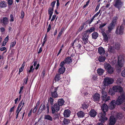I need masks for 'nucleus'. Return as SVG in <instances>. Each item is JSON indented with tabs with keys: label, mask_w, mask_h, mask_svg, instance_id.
I'll list each match as a JSON object with an SVG mask.
<instances>
[{
	"label": "nucleus",
	"mask_w": 125,
	"mask_h": 125,
	"mask_svg": "<svg viewBox=\"0 0 125 125\" xmlns=\"http://www.w3.org/2000/svg\"><path fill=\"white\" fill-rule=\"evenodd\" d=\"M125 102V93H123L118 96L116 101L115 100H114L111 102L109 104V108L111 109H113L115 107L116 104L117 105H119Z\"/></svg>",
	"instance_id": "nucleus-1"
},
{
	"label": "nucleus",
	"mask_w": 125,
	"mask_h": 125,
	"mask_svg": "<svg viewBox=\"0 0 125 125\" xmlns=\"http://www.w3.org/2000/svg\"><path fill=\"white\" fill-rule=\"evenodd\" d=\"M101 108L103 112L100 113L98 115L99 118V120L102 123H104L108 119L107 118L105 117V116L106 112L108 110V107L106 104H104L101 106Z\"/></svg>",
	"instance_id": "nucleus-2"
},
{
	"label": "nucleus",
	"mask_w": 125,
	"mask_h": 125,
	"mask_svg": "<svg viewBox=\"0 0 125 125\" xmlns=\"http://www.w3.org/2000/svg\"><path fill=\"white\" fill-rule=\"evenodd\" d=\"M116 115H114L115 117L113 116H110L109 120V125H114L115 124L116 120L115 117L119 119H121L123 117V115L121 113H115Z\"/></svg>",
	"instance_id": "nucleus-3"
},
{
	"label": "nucleus",
	"mask_w": 125,
	"mask_h": 125,
	"mask_svg": "<svg viewBox=\"0 0 125 125\" xmlns=\"http://www.w3.org/2000/svg\"><path fill=\"white\" fill-rule=\"evenodd\" d=\"M125 55H120L118 58V65L120 69H118V72L121 71V68L124 65V63L125 62Z\"/></svg>",
	"instance_id": "nucleus-4"
},
{
	"label": "nucleus",
	"mask_w": 125,
	"mask_h": 125,
	"mask_svg": "<svg viewBox=\"0 0 125 125\" xmlns=\"http://www.w3.org/2000/svg\"><path fill=\"white\" fill-rule=\"evenodd\" d=\"M104 65L105 69L109 73L111 74L113 73L114 71V68L111 66L110 64L105 63Z\"/></svg>",
	"instance_id": "nucleus-5"
},
{
	"label": "nucleus",
	"mask_w": 125,
	"mask_h": 125,
	"mask_svg": "<svg viewBox=\"0 0 125 125\" xmlns=\"http://www.w3.org/2000/svg\"><path fill=\"white\" fill-rule=\"evenodd\" d=\"M114 81L113 79L109 77H106L104 78V84L105 86H108L113 83Z\"/></svg>",
	"instance_id": "nucleus-6"
},
{
	"label": "nucleus",
	"mask_w": 125,
	"mask_h": 125,
	"mask_svg": "<svg viewBox=\"0 0 125 125\" xmlns=\"http://www.w3.org/2000/svg\"><path fill=\"white\" fill-rule=\"evenodd\" d=\"M112 89L115 92H119L120 93V95L123 93H122L123 91V88L121 86L118 85H115L113 86Z\"/></svg>",
	"instance_id": "nucleus-7"
},
{
	"label": "nucleus",
	"mask_w": 125,
	"mask_h": 125,
	"mask_svg": "<svg viewBox=\"0 0 125 125\" xmlns=\"http://www.w3.org/2000/svg\"><path fill=\"white\" fill-rule=\"evenodd\" d=\"M124 2L120 0H115L114 6L118 8L119 10L122 7L123 5Z\"/></svg>",
	"instance_id": "nucleus-8"
},
{
	"label": "nucleus",
	"mask_w": 125,
	"mask_h": 125,
	"mask_svg": "<svg viewBox=\"0 0 125 125\" xmlns=\"http://www.w3.org/2000/svg\"><path fill=\"white\" fill-rule=\"evenodd\" d=\"M60 106L57 103L54 104L51 106V110L52 114L54 113L55 112H57L60 109Z\"/></svg>",
	"instance_id": "nucleus-9"
},
{
	"label": "nucleus",
	"mask_w": 125,
	"mask_h": 125,
	"mask_svg": "<svg viewBox=\"0 0 125 125\" xmlns=\"http://www.w3.org/2000/svg\"><path fill=\"white\" fill-rule=\"evenodd\" d=\"M124 28L122 26H118L116 28L115 32V33L117 35H122L124 34Z\"/></svg>",
	"instance_id": "nucleus-10"
},
{
	"label": "nucleus",
	"mask_w": 125,
	"mask_h": 125,
	"mask_svg": "<svg viewBox=\"0 0 125 125\" xmlns=\"http://www.w3.org/2000/svg\"><path fill=\"white\" fill-rule=\"evenodd\" d=\"M102 97L103 101L106 102L110 100V96H108L107 97V94L106 92L104 91H102Z\"/></svg>",
	"instance_id": "nucleus-11"
},
{
	"label": "nucleus",
	"mask_w": 125,
	"mask_h": 125,
	"mask_svg": "<svg viewBox=\"0 0 125 125\" xmlns=\"http://www.w3.org/2000/svg\"><path fill=\"white\" fill-rule=\"evenodd\" d=\"M92 98L93 100L97 103L100 101V95L99 94L96 93L93 95Z\"/></svg>",
	"instance_id": "nucleus-12"
},
{
	"label": "nucleus",
	"mask_w": 125,
	"mask_h": 125,
	"mask_svg": "<svg viewBox=\"0 0 125 125\" xmlns=\"http://www.w3.org/2000/svg\"><path fill=\"white\" fill-rule=\"evenodd\" d=\"M88 88V87H85L81 89L80 91L82 95L88 96L89 93L87 90Z\"/></svg>",
	"instance_id": "nucleus-13"
},
{
	"label": "nucleus",
	"mask_w": 125,
	"mask_h": 125,
	"mask_svg": "<svg viewBox=\"0 0 125 125\" xmlns=\"http://www.w3.org/2000/svg\"><path fill=\"white\" fill-rule=\"evenodd\" d=\"M83 36L82 40L84 44H86L88 42V35L83 33Z\"/></svg>",
	"instance_id": "nucleus-14"
},
{
	"label": "nucleus",
	"mask_w": 125,
	"mask_h": 125,
	"mask_svg": "<svg viewBox=\"0 0 125 125\" xmlns=\"http://www.w3.org/2000/svg\"><path fill=\"white\" fill-rule=\"evenodd\" d=\"M88 102V100H86L83 102L82 106L83 109H86L88 107L89 103Z\"/></svg>",
	"instance_id": "nucleus-15"
},
{
	"label": "nucleus",
	"mask_w": 125,
	"mask_h": 125,
	"mask_svg": "<svg viewBox=\"0 0 125 125\" xmlns=\"http://www.w3.org/2000/svg\"><path fill=\"white\" fill-rule=\"evenodd\" d=\"M53 91L56 92L58 94H60L61 91V88L59 86H57V87H53Z\"/></svg>",
	"instance_id": "nucleus-16"
},
{
	"label": "nucleus",
	"mask_w": 125,
	"mask_h": 125,
	"mask_svg": "<svg viewBox=\"0 0 125 125\" xmlns=\"http://www.w3.org/2000/svg\"><path fill=\"white\" fill-rule=\"evenodd\" d=\"M98 51L100 55H104L105 52L104 49L102 47H100L98 48Z\"/></svg>",
	"instance_id": "nucleus-17"
},
{
	"label": "nucleus",
	"mask_w": 125,
	"mask_h": 125,
	"mask_svg": "<svg viewBox=\"0 0 125 125\" xmlns=\"http://www.w3.org/2000/svg\"><path fill=\"white\" fill-rule=\"evenodd\" d=\"M115 26V25L112 23H110L108 27V31L109 32H111V31L113 29Z\"/></svg>",
	"instance_id": "nucleus-18"
},
{
	"label": "nucleus",
	"mask_w": 125,
	"mask_h": 125,
	"mask_svg": "<svg viewBox=\"0 0 125 125\" xmlns=\"http://www.w3.org/2000/svg\"><path fill=\"white\" fill-rule=\"evenodd\" d=\"M70 111L69 110H65L64 113L63 115L65 117H68L70 116Z\"/></svg>",
	"instance_id": "nucleus-19"
},
{
	"label": "nucleus",
	"mask_w": 125,
	"mask_h": 125,
	"mask_svg": "<svg viewBox=\"0 0 125 125\" xmlns=\"http://www.w3.org/2000/svg\"><path fill=\"white\" fill-rule=\"evenodd\" d=\"M97 114L96 112L94 110H91L89 113V115L92 117H94Z\"/></svg>",
	"instance_id": "nucleus-20"
},
{
	"label": "nucleus",
	"mask_w": 125,
	"mask_h": 125,
	"mask_svg": "<svg viewBox=\"0 0 125 125\" xmlns=\"http://www.w3.org/2000/svg\"><path fill=\"white\" fill-rule=\"evenodd\" d=\"M7 3L4 1H1L0 2V8H2L6 7L7 5Z\"/></svg>",
	"instance_id": "nucleus-21"
},
{
	"label": "nucleus",
	"mask_w": 125,
	"mask_h": 125,
	"mask_svg": "<svg viewBox=\"0 0 125 125\" xmlns=\"http://www.w3.org/2000/svg\"><path fill=\"white\" fill-rule=\"evenodd\" d=\"M114 43V42L113 41L111 42V43H112L111 44L109 48L108 51L110 53H113L114 52V45L113 44Z\"/></svg>",
	"instance_id": "nucleus-22"
},
{
	"label": "nucleus",
	"mask_w": 125,
	"mask_h": 125,
	"mask_svg": "<svg viewBox=\"0 0 125 125\" xmlns=\"http://www.w3.org/2000/svg\"><path fill=\"white\" fill-rule=\"evenodd\" d=\"M72 56V58L73 59H72V58L71 57V62L74 61L75 62V63H76L77 62V61L78 59V58H79L78 56L76 55V56Z\"/></svg>",
	"instance_id": "nucleus-23"
},
{
	"label": "nucleus",
	"mask_w": 125,
	"mask_h": 125,
	"mask_svg": "<svg viewBox=\"0 0 125 125\" xmlns=\"http://www.w3.org/2000/svg\"><path fill=\"white\" fill-rule=\"evenodd\" d=\"M0 21L1 23H2L4 25H6L8 23V18L4 17L3 19L1 20Z\"/></svg>",
	"instance_id": "nucleus-24"
},
{
	"label": "nucleus",
	"mask_w": 125,
	"mask_h": 125,
	"mask_svg": "<svg viewBox=\"0 0 125 125\" xmlns=\"http://www.w3.org/2000/svg\"><path fill=\"white\" fill-rule=\"evenodd\" d=\"M64 101L62 98L59 99L57 101V104L59 105L60 106H61L63 105Z\"/></svg>",
	"instance_id": "nucleus-25"
},
{
	"label": "nucleus",
	"mask_w": 125,
	"mask_h": 125,
	"mask_svg": "<svg viewBox=\"0 0 125 125\" xmlns=\"http://www.w3.org/2000/svg\"><path fill=\"white\" fill-rule=\"evenodd\" d=\"M52 92H51V96L52 98H56L58 96V94L56 92H55L53 91H52Z\"/></svg>",
	"instance_id": "nucleus-26"
},
{
	"label": "nucleus",
	"mask_w": 125,
	"mask_h": 125,
	"mask_svg": "<svg viewBox=\"0 0 125 125\" xmlns=\"http://www.w3.org/2000/svg\"><path fill=\"white\" fill-rule=\"evenodd\" d=\"M85 114V113L82 111L78 112L77 113V114L78 117L80 118H83L84 117Z\"/></svg>",
	"instance_id": "nucleus-27"
},
{
	"label": "nucleus",
	"mask_w": 125,
	"mask_h": 125,
	"mask_svg": "<svg viewBox=\"0 0 125 125\" xmlns=\"http://www.w3.org/2000/svg\"><path fill=\"white\" fill-rule=\"evenodd\" d=\"M102 35L103 37L104 40L105 42H107L108 40V38L106 34L103 31L102 32Z\"/></svg>",
	"instance_id": "nucleus-28"
},
{
	"label": "nucleus",
	"mask_w": 125,
	"mask_h": 125,
	"mask_svg": "<svg viewBox=\"0 0 125 125\" xmlns=\"http://www.w3.org/2000/svg\"><path fill=\"white\" fill-rule=\"evenodd\" d=\"M76 41H77L76 40H75L74 41L73 43L72 44V46H74L75 47H77L79 49L81 47V46L79 44L77 43V44L75 43Z\"/></svg>",
	"instance_id": "nucleus-29"
},
{
	"label": "nucleus",
	"mask_w": 125,
	"mask_h": 125,
	"mask_svg": "<svg viewBox=\"0 0 125 125\" xmlns=\"http://www.w3.org/2000/svg\"><path fill=\"white\" fill-rule=\"evenodd\" d=\"M65 67H62L59 69V73L60 74H62L64 73L65 71Z\"/></svg>",
	"instance_id": "nucleus-30"
},
{
	"label": "nucleus",
	"mask_w": 125,
	"mask_h": 125,
	"mask_svg": "<svg viewBox=\"0 0 125 125\" xmlns=\"http://www.w3.org/2000/svg\"><path fill=\"white\" fill-rule=\"evenodd\" d=\"M64 30V28H62L61 29L60 31L59 32L56 38L57 41H59L60 37L62 35L63 32Z\"/></svg>",
	"instance_id": "nucleus-31"
},
{
	"label": "nucleus",
	"mask_w": 125,
	"mask_h": 125,
	"mask_svg": "<svg viewBox=\"0 0 125 125\" xmlns=\"http://www.w3.org/2000/svg\"><path fill=\"white\" fill-rule=\"evenodd\" d=\"M60 74L59 73L56 74L54 79L55 82L58 81L60 79Z\"/></svg>",
	"instance_id": "nucleus-32"
},
{
	"label": "nucleus",
	"mask_w": 125,
	"mask_h": 125,
	"mask_svg": "<svg viewBox=\"0 0 125 125\" xmlns=\"http://www.w3.org/2000/svg\"><path fill=\"white\" fill-rule=\"evenodd\" d=\"M44 118L45 120H47L50 121H52V117L49 115H45Z\"/></svg>",
	"instance_id": "nucleus-33"
},
{
	"label": "nucleus",
	"mask_w": 125,
	"mask_h": 125,
	"mask_svg": "<svg viewBox=\"0 0 125 125\" xmlns=\"http://www.w3.org/2000/svg\"><path fill=\"white\" fill-rule=\"evenodd\" d=\"M66 63L69 64L70 62V57L68 56L64 60Z\"/></svg>",
	"instance_id": "nucleus-34"
},
{
	"label": "nucleus",
	"mask_w": 125,
	"mask_h": 125,
	"mask_svg": "<svg viewBox=\"0 0 125 125\" xmlns=\"http://www.w3.org/2000/svg\"><path fill=\"white\" fill-rule=\"evenodd\" d=\"M70 122V120L66 118H64L63 121V125H66Z\"/></svg>",
	"instance_id": "nucleus-35"
},
{
	"label": "nucleus",
	"mask_w": 125,
	"mask_h": 125,
	"mask_svg": "<svg viewBox=\"0 0 125 125\" xmlns=\"http://www.w3.org/2000/svg\"><path fill=\"white\" fill-rule=\"evenodd\" d=\"M46 108V106L45 105V103L43 104V105H42L39 109V110L41 112L45 110Z\"/></svg>",
	"instance_id": "nucleus-36"
},
{
	"label": "nucleus",
	"mask_w": 125,
	"mask_h": 125,
	"mask_svg": "<svg viewBox=\"0 0 125 125\" xmlns=\"http://www.w3.org/2000/svg\"><path fill=\"white\" fill-rule=\"evenodd\" d=\"M105 57L104 56H100L99 57L98 60L99 62H103L105 61Z\"/></svg>",
	"instance_id": "nucleus-37"
},
{
	"label": "nucleus",
	"mask_w": 125,
	"mask_h": 125,
	"mask_svg": "<svg viewBox=\"0 0 125 125\" xmlns=\"http://www.w3.org/2000/svg\"><path fill=\"white\" fill-rule=\"evenodd\" d=\"M104 72V70L101 68L98 69L97 70V73L99 75L103 74Z\"/></svg>",
	"instance_id": "nucleus-38"
},
{
	"label": "nucleus",
	"mask_w": 125,
	"mask_h": 125,
	"mask_svg": "<svg viewBox=\"0 0 125 125\" xmlns=\"http://www.w3.org/2000/svg\"><path fill=\"white\" fill-rule=\"evenodd\" d=\"M98 36V34L96 32H94L92 34V37L93 39H96Z\"/></svg>",
	"instance_id": "nucleus-39"
},
{
	"label": "nucleus",
	"mask_w": 125,
	"mask_h": 125,
	"mask_svg": "<svg viewBox=\"0 0 125 125\" xmlns=\"http://www.w3.org/2000/svg\"><path fill=\"white\" fill-rule=\"evenodd\" d=\"M120 45L119 43H116L115 44V48L117 50H118L120 49Z\"/></svg>",
	"instance_id": "nucleus-40"
},
{
	"label": "nucleus",
	"mask_w": 125,
	"mask_h": 125,
	"mask_svg": "<svg viewBox=\"0 0 125 125\" xmlns=\"http://www.w3.org/2000/svg\"><path fill=\"white\" fill-rule=\"evenodd\" d=\"M117 19L118 17H117L115 16L114 17L112 20V22L111 23H112L115 25Z\"/></svg>",
	"instance_id": "nucleus-41"
},
{
	"label": "nucleus",
	"mask_w": 125,
	"mask_h": 125,
	"mask_svg": "<svg viewBox=\"0 0 125 125\" xmlns=\"http://www.w3.org/2000/svg\"><path fill=\"white\" fill-rule=\"evenodd\" d=\"M95 30L94 27H92L90 28L89 29L87 30L86 32H89V33Z\"/></svg>",
	"instance_id": "nucleus-42"
},
{
	"label": "nucleus",
	"mask_w": 125,
	"mask_h": 125,
	"mask_svg": "<svg viewBox=\"0 0 125 125\" xmlns=\"http://www.w3.org/2000/svg\"><path fill=\"white\" fill-rule=\"evenodd\" d=\"M52 97H50L49 100H48V101L50 103L51 105H53V102L54 101V99Z\"/></svg>",
	"instance_id": "nucleus-43"
},
{
	"label": "nucleus",
	"mask_w": 125,
	"mask_h": 125,
	"mask_svg": "<svg viewBox=\"0 0 125 125\" xmlns=\"http://www.w3.org/2000/svg\"><path fill=\"white\" fill-rule=\"evenodd\" d=\"M54 9H53V10H52V9L51 8V7H49L48 8V13L49 14H51L52 15L53 13V11Z\"/></svg>",
	"instance_id": "nucleus-44"
},
{
	"label": "nucleus",
	"mask_w": 125,
	"mask_h": 125,
	"mask_svg": "<svg viewBox=\"0 0 125 125\" xmlns=\"http://www.w3.org/2000/svg\"><path fill=\"white\" fill-rule=\"evenodd\" d=\"M33 65L31 66L30 67V70L28 71V72H27L28 73H30L31 72L33 73V72L34 70V68H33Z\"/></svg>",
	"instance_id": "nucleus-45"
},
{
	"label": "nucleus",
	"mask_w": 125,
	"mask_h": 125,
	"mask_svg": "<svg viewBox=\"0 0 125 125\" xmlns=\"http://www.w3.org/2000/svg\"><path fill=\"white\" fill-rule=\"evenodd\" d=\"M123 79L120 78H118L117 80L116 83L117 84H121L123 81Z\"/></svg>",
	"instance_id": "nucleus-46"
},
{
	"label": "nucleus",
	"mask_w": 125,
	"mask_h": 125,
	"mask_svg": "<svg viewBox=\"0 0 125 125\" xmlns=\"http://www.w3.org/2000/svg\"><path fill=\"white\" fill-rule=\"evenodd\" d=\"M115 92L113 90L110 89L109 90V94L113 95L115 94Z\"/></svg>",
	"instance_id": "nucleus-47"
},
{
	"label": "nucleus",
	"mask_w": 125,
	"mask_h": 125,
	"mask_svg": "<svg viewBox=\"0 0 125 125\" xmlns=\"http://www.w3.org/2000/svg\"><path fill=\"white\" fill-rule=\"evenodd\" d=\"M56 2V1H54L51 3V6L52 7H51V8L52 9V10H53V9H54V8Z\"/></svg>",
	"instance_id": "nucleus-48"
},
{
	"label": "nucleus",
	"mask_w": 125,
	"mask_h": 125,
	"mask_svg": "<svg viewBox=\"0 0 125 125\" xmlns=\"http://www.w3.org/2000/svg\"><path fill=\"white\" fill-rule=\"evenodd\" d=\"M53 114H54L53 115V117L54 119H56L59 117L58 114L57 113H54Z\"/></svg>",
	"instance_id": "nucleus-49"
},
{
	"label": "nucleus",
	"mask_w": 125,
	"mask_h": 125,
	"mask_svg": "<svg viewBox=\"0 0 125 125\" xmlns=\"http://www.w3.org/2000/svg\"><path fill=\"white\" fill-rule=\"evenodd\" d=\"M10 22H13L14 21V19L13 17V16L12 14H11L10 15Z\"/></svg>",
	"instance_id": "nucleus-50"
},
{
	"label": "nucleus",
	"mask_w": 125,
	"mask_h": 125,
	"mask_svg": "<svg viewBox=\"0 0 125 125\" xmlns=\"http://www.w3.org/2000/svg\"><path fill=\"white\" fill-rule=\"evenodd\" d=\"M21 16L20 18L21 19L23 18L24 15V13L23 11H21Z\"/></svg>",
	"instance_id": "nucleus-51"
},
{
	"label": "nucleus",
	"mask_w": 125,
	"mask_h": 125,
	"mask_svg": "<svg viewBox=\"0 0 125 125\" xmlns=\"http://www.w3.org/2000/svg\"><path fill=\"white\" fill-rule=\"evenodd\" d=\"M16 42L15 40L13 42H11L10 46L11 47H13L15 46L16 44Z\"/></svg>",
	"instance_id": "nucleus-52"
},
{
	"label": "nucleus",
	"mask_w": 125,
	"mask_h": 125,
	"mask_svg": "<svg viewBox=\"0 0 125 125\" xmlns=\"http://www.w3.org/2000/svg\"><path fill=\"white\" fill-rule=\"evenodd\" d=\"M28 79V76L27 77V78L26 79V78H25L23 79V82H24V83H25L26 84H27V82Z\"/></svg>",
	"instance_id": "nucleus-53"
},
{
	"label": "nucleus",
	"mask_w": 125,
	"mask_h": 125,
	"mask_svg": "<svg viewBox=\"0 0 125 125\" xmlns=\"http://www.w3.org/2000/svg\"><path fill=\"white\" fill-rule=\"evenodd\" d=\"M121 75L122 76L125 77V68L122 71Z\"/></svg>",
	"instance_id": "nucleus-54"
},
{
	"label": "nucleus",
	"mask_w": 125,
	"mask_h": 125,
	"mask_svg": "<svg viewBox=\"0 0 125 125\" xmlns=\"http://www.w3.org/2000/svg\"><path fill=\"white\" fill-rule=\"evenodd\" d=\"M65 63V62L64 61H63L60 64V66L62 67H64L63 66L64 65V64Z\"/></svg>",
	"instance_id": "nucleus-55"
},
{
	"label": "nucleus",
	"mask_w": 125,
	"mask_h": 125,
	"mask_svg": "<svg viewBox=\"0 0 125 125\" xmlns=\"http://www.w3.org/2000/svg\"><path fill=\"white\" fill-rule=\"evenodd\" d=\"M12 0H8V3L9 5H9H11L12 4Z\"/></svg>",
	"instance_id": "nucleus-56"
},
{
	"label": "nucleus",
	"mask_w": 125,
	"mask_h": 125,
	"mask_svg": "<svg viewBox=\"0 0 125 125\" xmlns=\"http://www.w3.org/2000/svg\"><path fill=\"white\" fill-rule=\"evenodd\" d=\"M95 18V17H94V16H93L92 17V18L88 22V23L89 24H90L93 21Z\"/></svg>",
	"instance_id": "nucleus-57"
},
{
	"label": "nucleus",
	"mask_w": 125,
	"mask_h": 125,
	"mask_svg": "<svg viewBox=\"0 0 125 125\" xmlns=\"http://www.w3.org/2000/svg\"><path fill=\"white\" fill-rule=\"evenodd\" d=\"M84 23L81 26V27L79 28V31H81L84 28Z\"/></svg>",
	"instance_id": "nucleus-58"
},
{
	"label": "nucleus",
	"mask_w": 125,
	"mask_h": 125,
	"mask_svg": "<svg viewBox=\"0 0 125 125\" xmlns=\"http://www.w3.org/2000/svg\"><path fill=\"white\" fill-rule=\"evenodd\" d=\"M46 108L47 109V113H49V104L48 103L46 104Z\"/></svg>",
	"instance_id": "nucleus-59"
},
{
	"label": "nucleus",
	"mask_w": 125,
	"mask_h": 125,
	"mask_svg": "<svg viewBox=\"0 0 125 125\" xmlns=\"http://www.w3.org/2000/svg\"><path fill=\"white\" fill-rule=\"evenodd\" d=\"M51 26L50 24H49L48 26V28L47 29V32H49L51 30Z\"/></svg>",
	"instance_id": "nucleus-60"
},
{
	"label": "nucleus",
	"mask_w": 125,
	"mask_h": 125,
	"mask_svg": "<svg viewBox=\"0 0 125 125\" xmlns=\"http://www.w3.org/2000/svg\"><path fill=\"white\" fill-rule=\"evenodd\" d=\"M56 17V15L54 14L53 15L52 19L51 20V21H54Z\"/></svg>",
	"instance_id": "nucleus-61"
},
{
	"label": "nucleus",
	"mask_w": 125,
	"mask_h": 125,
	"mask_svg": "<svg viewBox=\"0 0 125 125\" xmlns=\"http://www.w3.org/2000/svg\"><path fill=\"white\" fill-rule=\"evenodd\" d=\"M120 26H122V27L124 28L125 26V20H123V23Z\"/></svg>",
	"instance_id": "nucleus-62"
},
{
	"label": "nucleus",
	"mask_w": 125,
	"mask_h": 125,
	"mask_svg": "<svg viewBox=\"0 0 125 125\" xmlns=\"http://www.w3.org/2000/svg\"><path fill=\"white\" fill-rule=\"evenodd\" d=\"M106 24V23H103L102 24H101L100 25L99 28H102V27H104V26H105Z\"/></svg>",
	"instance_id": "nucleus-63"
},
{
	"label": "nucleus",
	"mask_w": 125,
	"mask_h": 125,
	"mask_svg": "<svg viewBox=\"0 0 125 125\" xmlns=\"http://www.w3.org/2000/svg\"><path fill=\"white\" fill-rule=\"evenodd\" d=\"M9 36H7L5 38V39L4 40V41L5 42L7 43L8 40H9Z\"/></svg>",
	"instance_id": "nucleus-64"
}]
</instances>
